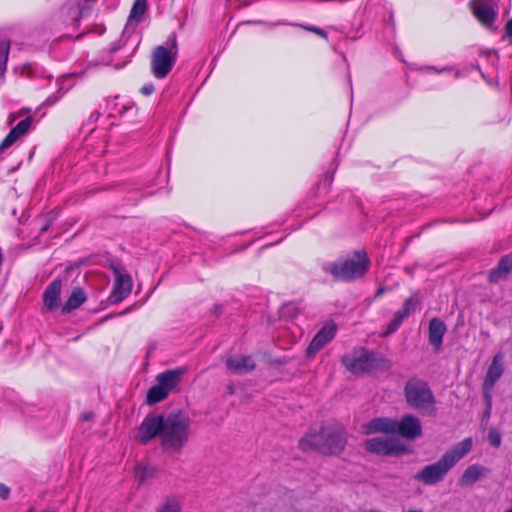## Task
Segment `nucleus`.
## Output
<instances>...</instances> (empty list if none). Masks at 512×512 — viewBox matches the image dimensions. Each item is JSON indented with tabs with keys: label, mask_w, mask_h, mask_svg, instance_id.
<instances>
[{
	"label": "nucleus",
	"mask_w": 512,
	"mask_h": 512,
	"mask_svg": "<svg viewBox=\"0 0 512 512\" xmlns=\"http://www.w3.org/2000/svg\"><path fill=\"white\" fill-rule=\"evenodd\" d=\"M191 421L182 411L167 416L150 413L140 424L135 437L139 444L146 445L156 437L165 452L180 453L189 440Z\"/></svg>",
	"instance_id": "nucleus-1"
},
{
	"label": "nucleus",
	"mask_w": 512,
	"mask_h": 512,
	"mask_svg": "<svg viewBox=\"0 0 512 512\" xmlns=\"http://www.w3.org/2000/svg\"><path fill=\"white\" fill-rule=\"evenodd\" d=\"M346 444V435L342 427L336 425L320 426L310 429L299 441V448L306 452L314 450L324 455H337Z\"/></svg>",
	"instance_id": "nucleus-2"
},
{
	"label": "nucleus",
	"mask_w": 512,
	"mask_h": 512,
	"mask_svg": "<svg viewBox=\"0 0 512 512\" xmlns=\"http://www.w3.org/2000/svg\"><path fill=\"white\" fill-rule=\"evenodd\" d=\"M472 445V438H465L446 451L437 462L424 466L414 475V480L424 485H435L443 481L456 463L470 452Z\"/></svg>",
	"instance_id": "nucleus-3"
},
{
	"label": "nucleus",
	"mask_w": 512,
	"mask_h": 512,
	"mask_svg": "<svg viewBox=\"0 0 512 512\" xmlns=\"http://www.w3.org/2000/svg\"><path fill=\"white\" fill-rule=\"evenodd\" d=\"M369 266L370 260L367 254L357 251L351 257L324 264L323 270L337 280L350 282L363 277Z\"/></svg>",
	"instance_id": "nucleus-4"
},
{
	"label": "nucleus",
	"mask_w": 512,
	"mask_h": 512,
	"mask_svg": "<svg viewBox=\"0 0 512 512\" xmlns=\"http://www.w3.org/2000/svg\"><path fill=\"white\" fill-rule=\"evenodd\" d=\"M404 395L410 407L430 416L436 414V400L426 381L416 377L410 378L405 384Z\"/></svg>",
	"instance_id": "nucleus-5"
},
{
	"label": "nucleus",
	"mask_w": 512,
	"mask_h": 512,
	"mask_svg": "<svg viewBox=\"0 0 512 512\" xmlns=\"http://www.w3.org/2000/svg\"><path fill=\"white\" fill-rule=\"evenodd\" d=\"M178 56V44L175 33H171L166 42L154 48L150 69L158 79H164L173 69Z\"/></svg>",
	"instance_id": "nucleus-6"
},
{
	"label": "nucleus",
	"mask_w": 512,
	"mask_h": 512,
	"mask_svg": "<svg viewBox=\"0 0 512 512\" xmlns=\"http://www.w3.org/2000/svg\"><path fill=\"white\" fill-rule=\"evenodd\" d=\"M341 361L345 368L355 375L369 373L380 367L389 366L387 359L378 357L375 353L365 348H360L354 350L351 354L344 355Z\"/></svg>",
	"instance_id": "nucleus-7"
},
{
	"label": "nucleus",
	"mask_w": 512,
	"mask_h": 512,
	"mask_svg": "<svg viewBox=\"0 0 512 512\" xmlns=\"http://www.w3.org/2000/svg\"><path fill=\"white\" fill-rule=\"evenodd\" d=\"M365 449L381 456H397L406 451L405 446L395 438L374 437L365 441Z\"/></svg>",
	"instance_id": "nucleus-8"
},
{
	"label": "nucleus",
	"mask_w": 512,
	"mask_h": 512,
	"mask_svg": "<svg viewBox=\"0 0 512 512\" xmlns=\"http://www.w3.org/2000/svg\"><path fill=\"white\" fill-rule=\"evenodd\" d=\"M474 16L486 27H491L498 16L496 0H473L471 2Z\"/></svg>",
	"instance_id": "nucleus-9"
},
{
	"label": "nucleus",
	"mask_w": 512,
	"mask_h": 512,
	"mask_svg": "<svg viewBox=\"0 0 512 512\" xmlns=\"http://www.w3.org/2000/svg\"><path fill=\"white\" fill-rule=\"evenodd\" d=\"M336 332L337 325L334 322L326 323L313 337L307 348V356L313 357L335 337Z\"/></svg>",
	"instance_id": "nucleus-10"
},
{
	"label": "nucleus",
	"mask_w": 512,
	"mask_h": 512,
	"mask_svg": "<svg viewBox=\"0 0 512 512\" xmlns=\"http://www.w3.org/2000/svg\"><path fill=\"white\" fill-rule=\"evenodd\" d=\"M395 434L411 440L418 438L422 434L420 420L411 414L404 415L400 421L396 420Z\"/></svg>",
	"instance_id": "nucleus-11"
},
{
	"label": "nucleus",
	"mask_w": 512,
	"mask_h": 512,
	"mask_svg": "<svg viewBox=\"0 0 512 512\" xmlns=\"http://www.w3.org/2000/svg\"><path fill=\"white\" fill-rule=\"evenodd\" d=\"M115 283L110 295V302L113 304L123 301L131 293L132 280L127 274H122L118 268L114 267Z\"/></svg>",
	"instance_id": "nucleus-12"
},
{
	"label": "nucleus",
	"mask_w": 512,
	"mask_h": 512,
	"mask_svg": "<svg viewBox=\"0 0 512 512\" xmlns=\"http://www.w3.org/2000/svg\"><path fill=\"white\" fill-rule=\"evenodd\" d=\"M504 372L503 367V356L502 354H496L488 367L486 376L483 382V392L492 393L497 381L501 378Z\"/></svg>",
	"instance_id": "nucleus-13"
},
{
	"label": "nucleus",
	"mask_w": 512,
	"mask_h": 512,
	"mask_svg": "<svg viewBox=\"0 0 512 512\" xmlns=\"http://www.w3.org/2000/svg\"><path fill=\"white\" fill-rule=\"evenodd\" d=\"M396 420L388 417H376L363 425V431L365 434H395Z\"/></svg>",
	"instance_id": "nucleus-14"
},
{
	"label": "nucleus",
	"mask_w": 512,
	"mask_h": 512,
	"mask_svg": "<svg viewBox=\"0 0 512 512\" xmlns=\"http://www.w3.org/2000/svg\"><path fill=\"white\" fill-rule=\"evenodd\" d=\"M33 118L31 116L21 120L0 143V152H3L12 146L21 136L25 135L32 127Z\"/></svg>",
	"instance_id": "nucleus-15"
},
{
	"label": "nucleus",
	"mask_w": 512,
	"mask_h": 512,
	"mask_svg": "<svg viewBox=\"0 0 512 512\" xmlns=\"http://www.w3.org/2000/svg\"><path fill=\"white\" fill-rule=\"evenodd\" d=\"M62 282L60 279H54L43 293V305L48 311H53L59 307Z\"/></svg>",
	"instance_id": "nucleus-16"
},
{
	"label": "nucleus",
	"mask_w": 512,
	"mask_h": 512,
	"mask_svg": "<svg viewBox=\"0 0 512 512\" xmlns=\"http://www.w3.org/2000/svg\"><path fill=\"white\" fill-rule=\"evenodd\" d=\"M184 369H170L157 375V383L163 387L169 394L180 384Z\"/></svg>",
	"instance_id": "nucleus-17"
},
{
	"label": "nucleus",
	"mask_w": 512,
	"mask_h": 512,
	"mask_svg": "<svg viewBox=\"0 0 512 512\" xmlns=\"http://www.w3.org/2000/svg\"><path fill=\"white\" fill-rule=\"evenodd\" d=\"M226 366L233 373L242 374L252 371L256 365L251 356L241 355L229 357L226 360Z\"/></svg>",
	"instance_id": "nucleus-18"
},
{
	"label": "nucleus",
	"mask_w": 512,
	"mask_h": 512,
	"mask_svg": "<svg viewBox=\"0 0 512 512\" xmlns=\"http://www.w3.org/2000/svg\"><path fill=\"white\" fill-rule=\"evenodd\" d=\"M490 473V470L482 465L473 464L466 468L460 478V484L462 486H471L479 479L486 477Z\"/></svg>",
	"instance_id": "nucleus-19"
},
{
	"label": "nucleus",
	"mask_w": 512,
	"mask_h": 512,
	"mask_svg": "<svg viewBox=\"0 0 512 512\" xmlns=\"http://www.w3.org/2000/svg\"><path fill=\"white\" fill-rule=\"evenodd\" d=\"M446 332L444 322L438 318H433L429 323V343L439 349L443 342V336Z\"/></svg>",
	"instance_id": "nucleus-20"
},
{
	"label": "nucleus",
	"mask_w": 512,
	"mask_h": 512,
	"mask_svg": "<svg viewBox=\"0 0 512 512\" xmlns=\"http://www.w3.org/2000/svg\"><path fill=\"white\" fill-rule=\"evenodd\" d=\"M86 299V294L81 288L73 289L69 298L61 307L62 314H67L72 310L79 308L86 301Z\"/></svg>",
	"instance_id": "nucleus-21"
},
{
	"label": "nucleus",
	"mask_w": 512,
	"mask_h": 512,
	"mask_svg": "<svg viewBox=\"0 0 512 512\" xmlns=\"http://www.w3.org/2000/svg\"><path fill=\"white\" fill-rule=\"evenodd\" d=\"M510 272H512V257L506 255L501 258L498 266L490 272L489 279L491 282H498L500 279L505 278Z\"/></svg>",
	"instance_id": "nucleus-22"
},
{
	"label": "nucleus",
	"mask_w": 512,
	"mask_h": 512,
	"mask_svg": "<svg viewBox=\"0 0 512 512\" xmlns=\"http://www.w3.org/2000/svg\"><path fill=\"white\" fill-rule=\"evenodd\" d=\"M148 8L147 0H135L131 8L127 26L138 25Z\"/></svg>",
	"instance_id": "nucleus-23"
},
{
	"label": "nucleus",
	"mask_w": 512,
	"mask_h": 512,
	"mask_svg": "<svg viewBox=\"0 0 512 512\" xmlns=\"http://www.w3.org/2000/svg\"><path fill=\"white\" fill-rule=\"evenodd\" d=\"M420 305V297L418 293L412 294L405 300L403 307L396 312V314L404 321L412 313H414Z\"/></svg>",
	"instance_id": "nucleus-24"
},
{
	"label": "nucleus",
	"mask_w": 512,
	"mask_h": 512,
	"mask_svg": "<svg viewBox=\"0 0 512 512\" xmlns=\"http://www.w3.org/2000/svg\"><path fill=\"white\" fill-rule=\"evenodd\" d=\"M168 395L169 393L157 383L148 390L146 402L149 405H154L166 399Z\"/></svg>",
	"instance_id": "nucleus-25"
},
{
	"label": "nucleus",
	"mask_w": 512,
	"mask_h": 512,
	"mask_svg": "<svg viewBox=\"0 0 512 512\" xmlns=\"http://www.w3.org/2000/svg\"><path fill=\"white\" fill-rule=\"evenodd\" d=\"M156 468L150 465L138 464L135 468V478L139 484L145 483L148 479L153 477Z\"/></svg>",
	"instance_id": "nucleus-26"
},
{
	"label": "nucleus",
	"mask_w": 512,
	"mask_h": 512,
	"mask_svg": "<svg viewBox=\"0 0 512 512\" xmlns=\"http://www.w3.org/2000/svg\"><path fill=\"white\" fill-rule=\"evenodd\" d=\"M156 512H182V506H181L180 501L177 498L168 497L156 509Z\"/></svg>",
	"instance_id": "nucleus-27"
},
{
	"label": "nucleus",
	"mask_w": 512,
	"mask_h": 512,
	"mask_svg": "<svg viewBox=\"0 0 512 512\" xmlns=\"http://www.w3.org/2000/svg\"><path fill=\"white\" fill-rule=\"evenodd\" d=\"M10 52V42L8 40L0 41V75H4L7 70V62Z\"/></svg>",
	"instance_id": "nucleus-28"
},
{
	"label": "nucleus",
	"mask_w": 512,
	"mask_h": 512,
	"mask_svg": "<svg viewBox=\"0 0 512 512\" xmlns=\"http://www.w3.org/2000/svg\"><path fill=\"white\" fill-rule=\"evenodd\" d=\"M403 320L395 313L393 319L387 324L386 330L382 333L384 337L391 335L401 326Z\"/></svg>",
	"instance_id": "nucleus-29"
},
{
	"label": "nucleus",
	"mask_w": 512,
	"mask_h": 512,
	"mask_svg": "<svg viewBox=\"0 0 512 512\" xmlns=\"http://www.w3.org/2000/svg\"><path fill=\"white\" fill-rule=\"evenodd\" d=\"M488 441L491 446L498 448L501 445L502 436L497 428H490L488 432Z\"/></svg>",
	"instance_id": "nucleus-30"
},
{
	"label": "nucleus",
	"mask_w": 512,
	"mask_h": 512,
	"mask_svg": "<svg viewBox=\"0 0 512 512\" xmlns=\"http://www.w3.org/2000/svg\"><path fill=\"white\" fill-rule=\"evenodd\" d=\"M483 397L486 405L485 411L483 413V420H488L491 416L492 411V393H489V391L483 392Z\"/></svg>",
	"instance_id": "nucleus-31"
},
{
	"label": "nucleus",
	"mask_w": 512,
	"mask_h": 512,
	"mask_svg": "<svg viewBox=\"0 0 512 512\" xmlns=\"http://www.w3.org/2000/svg\"><path fill=\"white\" fill-rule=\"evenodd\" d=\"M9 494L10 489L4 484H0V498L7 499L9 497Z\"/></svg>",
	"instance_id": "nucleus-32"
},
{
	"label": "nucleus",
	"mask_w": 512,
	"mask_h": 512,
	"mask_svg": "<svg viewBox=\"0 0 512 512\" xmlns=\"http://www.w3.org/2000/svg\"><path fill=\"white\" fill-rule=\"evenodd\" d=\"M154 92L153 84H146L141 88V93L144 95H150Z\"/></svg>",
	"instance_id": "nucleus-33"
},
{
	"label": "nucleus",
	"mask_w": 512,
	"mask_h": 512,
	"mask_svg": "<svg viewBox=\"0 0 512 512\" xmlns=\"http://www.w3.org/2000/svg\"><path fill=\"white\" fill-rule=\"evenodd\" d=\"M505 37H512V18L507 22L505 26Z\"/></svg>",
	"instance_id": "nucleus-34"
},
{
	"label": "nucleus",
	"mask_w": 512,
	"mask_h": 512,
	"mask_svg": "<svg viewBox=\"0 0 512 512\" xmlns=\"http://www.w3.org/2000/svg\"><path fill=\"white\" fill-rule=\"evenodd\" d=\"M313 33H315L316 35H318L324 39H328V35H327L326 31L319 27H316L315 30H313Z\"/></svg>",
	"instance_id": "nucleus-35"
},
{
	"label": "nucleus",
	"mask_w": 512,
	"mask_h": 512,
	"mask_svg": "<svg viewBox=\"0 0 512 512\" xmlns=\"http://www.w3.org/2000/svg\"><path fill=\"white\" fill-rule=\"evenodd\" d=\"M426 69L427 70H431V71L433 70V71H436L438 73H446V72H450L451 71V68H449V67H444V68H442L440 70H437L435 67H427Z\"/></svg>",
	"instance_id": "nucleus-36"
},
{
	"label": "nucleus",
	"mask_w": 512,
	"mask_h": 512,
	"mask_svg": "<svg viewBox=\"0 0 512 512\" xmlns=\"http://www.w3.org/2000/svg\"><path fill=\"white\" fill-rule=\"evenodd\" d=\"M299 27L307 30V31H310L313 33V30H315L316 26H313V25H304V24H299L298 25Z\"/></svg>",
	"instance_id": "nucleus-37"
},
{
	"label": "nucleus",
	"mask_w": 512,
	"mask_h": 512,
	"mask_svg": "<svg viewBox=\"0 0 512 512\" xmlns=\"http://www.w3.org/2000/svg\"><path fill=\"white\" fill-rule=\"evenodd\" d=\"M384 292H385V288H384V287H382V286H381V287H379V288L377 289V291L375 292V297H380L381 295H383V294H384Z\"/></svg>",
	"instance_id": "nucleus-38"
},
{
	"label": "nucleus",
	"mask_w": 512,
	"mask_h": 512,
	"mask_svg": "<svg viewBox=\"0 0 512 512\" xmlns=\"http://www.w3.org/2000/svg\"><path fill=\"white\" fill-rule=\"evenodd\" d=\"M91 416H92L91 414L85 413L82 415V418L84 421H88L91 419Z\"/></svg>",
	"instance_id": "nucleus-39"
},
{
	"label": "nucleus",
	"mask_w": 512,
	"mask_h": 512,
	"mask_svg": "<svg viewBox=\"0 0 512 512\" xmlns=\"http://www.w3.org/2000/svg\"><path fill=\"white\" fill-rule=\"evenodd\" d=\"M56 101H57V98H53V99H52V97H49V98H47V100H46V102H47V103H49V104H53V103H55Z\"/></svg>",
	"instance_id": "nucleus-40"
},
{
	"label": "nucleus",
	"mask_w": 512,
	"mask_h": 512,
	"mask_svg": "<svg viewBox=\"0 0 512 512\" xmlns=\"http://www.w3.org/2000/svg\"><path fill=\"white\" fill-rule=\"evenodd\" d=\"M333 440H334V437L332 438V437H330V436H329V437H326L325 442H326V443H332V442H333Z\"/></svg>",
	"instance_id": "nucleus-41"
},
{
	"label": "nucleus",
	"mask_w": 512,
	"mask_h": 512,
	"mask_svg": "<svg viewBox=\"0 0 512 512\" xmlns=\"http://www.w3.org/2000/svg\"><path fill=\"white\" fill-rule=\"evenodd\" d=\"M408 512H421V511H418V510H409Z\"/></svg>",
	"instance_id": "nucleus-42"
},
{
	"label": "nucleus",
	"mask_w": 512,
	"mask_h": 512,
	"mask_svg": "<svg viewBox=\"0 0 512 512\" xmlns=\"http://www.w3.org/2000/svg\"><path fill=\"white\" fill-rule=\"evenodd\" d=\"M509 255L512 257V252Z\"/></svg>",
	"instance_id": "nucleus-43"
}]
</instances>
